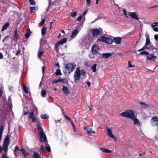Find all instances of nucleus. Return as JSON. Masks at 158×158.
Returning a JSON list of instances; mask_svg holds the SVG:
<instances>
[{
    "label": "nucleus",
    "instance_id": "obj_1",
    "mask_svg": "<svg viewBox=\"0 0 158 158\" xmlns=\"http://www.w3.org/2000/svg\"><path fill=\"white\" fill-rule=\"evenodd\" d=\"M37 130L39 132V139L41 142H44L45 144H47V140L46 135L43 133V130L41 127V124L40 121L37 120Z\"/></svg>",
    "mask_w": 158,
    "mask_h": 158
},
{
    "label": "nucleus",
    "instance_id": "obj_2",
    "mask_svg": "<svg viewBox=\"0 0 158 158\" xmlns=\"http://www.w3.org/2000/svg\"><path fill=\"white\" fill-rule=\"evenodd\" d=\"M64 66L63 72L65 74H69L73 71L76 66V64L74 63L67 64Z\"/></svg>",
    "mask_w": 158,
    "mask_h": 158
},
{
    "label": "nucleus",
    "instance_id": "obj_3",
    "mask_svg": "<svg viewBox=\"0 0 158 158\" xmlns=\"http://www.w3.org/2000/svg\"><path fill=\"white\" fill-rule=\"evenodd\" d=\"M9 143V138L8 136H6L5 139L2 147L0 145V152H1L3 149L5 152V153H6L8 150V148Z\"/></svg>",
    "mask_w": 158,
    "mask_h": 158
},
{
    "label": "nucleus",
    "instance_id": "obj_4",
    "mask_svg": "<svg viewBox=\"0 0 158 158\" xmlns=\"http://www.w3.org/2000/svg\"><path fill=\"white\" fill-rule=\"evenodd\" d=\"M121 115L125 117L131 119L135 115L134 111L131 110H128L122 113Z\"/></svg>",
    "mask_w": 158,
    "mask_h": 158
},
{
    "label": "nucleus",
    "instance_id": "obj_5",
    "mask_svg": "<svg viewBox=\"0 0 158 158\" xmlns=\"http://www.w3.org/2000/svg\"><path fill=\"white\" fill-rule=\"evenodd\" d=\"M81 76L80 68L78 67L76 68V72H75L74 75V79L75 81L77 82L78 81L80 78Z\"/></svg>",
    "mask_w": 158,
    "mask_h": 158
},
{
    "label": "nucleus",
    "instance_id": "obj_6",
    "mask_svg": "<svg viewBox=\"0 0 158 158\" xmlns=\"http://www.w3.org/2000/svg\"><path fill=\"white\" fill-rule=\"evenodd\" d=\"M146 36V43H145V46H147L150 48V49L152 48L153 46L152 44V43L151 42L150 38L149 35L148 34H146L145 35Z\"/></svg>",
    "mask_w": 158,
    "mask_h": 158
},
{
    "label": "nucleus",
    "instance_id": "obj_7",
    "mask_svg": "<svg viewBox=\"0 0 158 158\" xmlns=\"http://www.w3.org/2000/svg\"><path fill=\"white\" fill-rule=\"evenodd\" d=\"M28 117L29 118L31 119L33 122H36L37 120H38L34 116V110H31L30 111H29Z\"/></svg>",
    "mask_w": 158,
    "mask_h": 158
},
{
    "label": "nucleus",
    "instance_id": "obj_8",
    "mask_svg": "<svg viewBox=\"0 0 158 158\" xmlns=\"http://www.w3.org/2000/svg\"><path fill=\"white\" fill-rule=\"evenodd\" d=\"M151 124L152 126L158 125V118L157 116L152 117L150 120Z\"/></svg>",
    "mask_w": 158,
    "mask_h": 158
},
{
    "label": "nucleus",
    "instance_id": "obj_9",
    "mask_svg": "<svg viewBox=\"0 0 158 158\" xmlns=\"http://www.w3.org/2000/svg\"><path fill=\"white\" fill-rule=\"evenodd\" d=\"M92 31L93 35L94 36H96L101 34L102 30V29H92Z\"/></svg>",
    "mask_w": 158,
    "mask_h": 158
},
{
    "label": "nucleus",
    "instance_id": "obj_10",
    "mask_svg": "<svg viewBox=\"0 0 158 158\" xmlns=\"http://www.w3.org/2000/svg\"><path fill=\"white\" fill-rule=\"evenodd\" d=\"M128 14L132 19L136 20H139V19L137 15L135 12H129L128 13Z\"/></svg>",
    "mask_w": 158,
    "mask_h": 158
},
{
    "label": "nucleus",
    "instance_id": "obj_11",
    "mask_svg": "<svg viewBox=\"0 0 158 158\" xmlns=\"http://www.w3.org/2000/svg\"><path fill=\"white\" fill-rule=\"evenodd\" d=\"M98 46L97 44H95L93 46L92 48V52L93 53L96 54L99 49Z\"/></svg>",
    "mask_w": 158,
    "mask_h": 158
},
{
    "label": "nucleus",
    "instance_id": "obj_12",
    "mask_svg": "<svg viewBox=\"0 0 158 158\" xmlns=\"http://www.w3.org/2000/svg\"><path fill=\"white\" fill-rule=\"evenodd\" d=\"M122 39L120 37H114V38L113 42V41L117 44H120L121 42Z\"/></svg>",
    "mask_w": 158,
    "mask_h": 158
},
{
    "label": "nucleus",
    "instance_id": "obj_13",
    "mask_svg": "<svg viewBox=\"0 0 158 158\" xmlns=\"http://www.w3.org/2000/svg\"><path fill=\"white\" fill-rule=\"evenodd\" d=\"M136 115H135L131 119L134 121V124L135 125H139L140 122L138 119L136 118Z\"/></svg>",
    "mask_w": 158,
    "mask_h": 158
},
{
    "label": "nucleus",
    "instance_id": "obj_14",
    "mask_svg": "<svg viewBox=\"0 0 158 158\" xmlns=\"http://www.w3.org/2000/svg\"><path fill=\"white\" fill-rule=\"evenodd\" d=\"M79 32V31L77 29H74L72 33V35L70 36V38L71 39H73V38L76 37L77 35Z\"/></svg>",
    "mask_w": 158,
    "mask_h": 158
},
{
    "label": "nucleus",
    "instance_id": "obj_15",
    "mask_svg": "<svg viewBox=\"0 0 158 158\" xmlns=\"http://www.w3.org/2000/svg\"><path fill=\"white\" fill-rule=\"evenodd\" d=\"M86 131L88 133L89 135L92 136L93 134H95L96 133V132L95 131H94L92 130L91 128H88Z\"/></svg>",
    "mask_w": 158,
    "mask_h": 158
},
{
    "label": "nucleus",
    "instance_id": "obj_16",
    "mask_svg": "<svg viewBox=\"0 0 158 158\" xmlns=\"http://www.w3.org/2000/svg\"><path fill=\"white\" fill-rule=\"evenodd\" d=\"M62 91L66 95H68L69 93V90L68 88L65 86H63Z\"/></svg>",
    "mask_w": 158,
    "mask_h": 158
},
{
    "label": "nucleus",
    "instance_id": "obj_17",
    "mask_svg": "<svg viewBox=\"0 0 158 158\" xmlns=\"http://www.w3.org/2000/svg\"><path fill=\"white\" fill-rule=\"evenodd\" d=\"M147 58L148 60H150L153 59H155L156 58V56H155L153 54H151L147 56Z\"/></svg>",
    "mask_w": 158,
    "mask_h": 158
},
{
    "label": "nucleus",
    "instance_id": "obj_18",
    "mask_svg": "<svg viewBox=\"0 0 158 158\" xmlns=\"http://www.w3.org/2000/svg\"><path fill=\"white\" fill-rule=\"evenodd\" d=\"M111 56V53H109L102 54V56L103 58L107 59Z\"/></svg>",
    "mask_w": 158,
    "mask_h": 158
},
{
    "label": "nucleus",
    "instance_id": "obj_19",
    "mask_svg": "<svg viewBox=\"0 0 158 158\" xmlns=\"http://www.w3.org/2000/svg\"><path fill=\"white\" fill-rule=\"evenodd\" d=\"M19 35L18 34L17 30H16L15 31V34L14 35L13 40L15 42L19 38Z\"/></svg>",
    "mask_w": 158,
    "mask_h": 158
},
{
    "label": "nucleus",
    "instance_id": "obj_20",
    "mask_svg": "<svg viewBox=\"0 0 158 158\" xmlns=\"http://www.w3.org/2000/svg\"><path fill=\"white\" fill-rule=\"evenodd\" d=\"M100 150L102 152L105 153H111L112 151L111 150H109L104 148H100Z\"/></svg>",
    "mask_w": 158,
    "mask_h": 158
},
{
    "label": "nucleus",
    "instance_id": "obj_21",
    "mask_svg": "<svg viewBox=\"0 0 158 158\" xmlns=\"http://www.w3.org/2000/svg\"><path fill=\"white\" fill-rule=\"evenodd\" d=\"M106 37L104 36H100L98 40L99 41L105 42L106 40Z\"/></svg>",
    "mask_w": 158,
    "mask_h": 158
},
{
    "label": "nucleus",
    "instance_id": "obj_22",
    "mask_svg": "<svg viewBox=\"0 0 158 158\" xmlns=\"http://www.w3.org/2000/svg\"><path fill=\"white\" fill-rule=\"evenodd\" d=\"M10 25V24L9 23L7 22L3 26L1 31H3L4 30L6 29Z\"/></svg>",
    "mask_w": 158,
    "mask_h": 158
},
{
    "label": "nucleus",
    "instance_id": "obj_23",
    "mask_svg": "<svg viewBox=\"0 0 158 158\" xmlns=\"http://www.w3.org/2000/svg\"><path fill=\"white\" fill-rule=\"evenodd\" d=\"M105 42L107 44H110L113 43V40L111 38L106 37Z\"/></svg>",
    "mask_w": 158,
    "mask_h": 158
},
{
    "label": "nucleus",
    "instance_id": "obj_24",
    "mask_svg": "<svg viewBox=\"0 0 158 158\" xmlns=\"http://www.w3.org/2000/svg\"><path fill=\"white\" fill-rule=\"evenodd\" d=\"M67 38H64L60 40L58 42H59V43L60 44V45H61L65 43L67 41Z\"/></svg>",
    "mask_w": 158,
    "mask_h": 158
},
{
    "label": "nucleus",
    "instance_id": "obj_25",
    "mask_svg": "<svg viewBox=\"0 0 158 158\" xmlns=\"http://www.w3.org/2000/svg\"><path fill=\"white\" fill-rule=\"evenodd\" d=\"M47 30V27H44L41 30V33L42 35L43 36L44 35L46 32Z\"/></svg>",
    "mask_w": 158,
    "mask_h": 158
},
{
    "label": "nucleus",
    "instance_id": "obj_26",
    "mask_svg": "<svg viewBox=\"0 0 158 158\" xmlns=\"http://www.w3.org/2000/svg\"><path fill=\"white\" fill-rule=\"evenodd\" d=\"M33 156L34 158H40V156L37 152H34Z\"/></svg>",
    "mask_w": 158,
    "mask_h": 158
},
{
    "label": "nucleus",
    "instance_id": "obj_27",
    "mask_svg": "<svg viewBox=\"0 0 158 158\" xmlns=\"http://www.w3.org/2000/svg\"><path fill=\"white\" fill-rule=\"evenodd\" d=\"M3 132V129L2 126L0 127V143L2 139V133Z\"/></svg>",
    "mask_w": 158,
    "mask_h": 158
},
{
    "label": "nucleus",
    "instance_id": "obj_28",
    "mask_svg": "<svg viewBox=\"0 0 158 158\" xmlns=\"http://www.w3.org/2000/svg\"><path fill=\"white\" fill-rule=\"evenodd\" d=\"M158 26L157 25H155L154 24H152L151 25V26L153 28V30L155 31L158 32V28L157 27H156Z\"/></svg>",
    "mask_w": 158,
    "mask_h": 158
},
{
    "label": "nucleus",
    "instance_id": "obj_29",
    "mask_svg": "<svg viewBox=\"0 0 158 158\" xmlns=\"http://www.w3.org/2000/svg\"><path fill=\"white\" fill-rule=\"evenodd\" d=\"M41 118L43 119H47L49 118V116L47 114H42L40 115Z\"/></svg>",
    "mask_w": 158,
    "mask_h": 158
},
{
    "label": "nucleus",
    "instance_id": "obj_30",
    "mask_svg": "<svg viewBox=\"0 0 158 158\" xmlns=\"http://www.w3.org/2000/svg\"><path fill=\"white\" fill-rule=\"evenodd\" d=\"M19 151H21L25 156H27L29 155V153L27 152L24 149H22L19 150Z\"/></svg>",
    "mask_w": 158,
    "mask_h": 158
},
{
    "label": "nucleus",
    "instance_id": "obj_31",
    "mask_svg": "<svg viewBox=\"0 0 158 158\" xmlns=\"http://www.w3.org/2000/svg\"><path fill=\"white\" fill-rule=\"evenodd\" d=\"M107 134L108 136H110L113 134L112 133L110 129L108 127L107 128Z\"/></svg>",
    "mask_w": 158,
    "mask_h": 158
},
{
    "label": "nucleus",
    "instance_id": "obj_32",
    "mask_svg": "<svg viewBox=\"0 0 158 158\" xmlns=\"http://www.w3.org/2000/svg\"><path fill=\"white\" fill-rule=\"evenodd\" d=\"M55 75L56 76L61 75H62L60 70V69H58L56 70L55 72Z\"/></svg>",
    "mask_w": 158,
    "mask_h": 158
},
{
    "label": "nucleus",
    "instance_id": "obj_33",
    "mask_svg": "<svg viewBox=\"0 0 158 158\" xmlns=\"http://www.w3.org/2000/svg\"><path fill=\"white\" fill-rule=\"evenodd\" d=\"M30 8L31 11L35 12V11L38 9V7L36 6L34 7H31Z\"/></svg>",
    "mask_w": 158,
    "mask_h": 158
},
{
    "label": "nucleus",
    "instance_id": "obj_34",
    "mask_svg": "<svg viewBox=\"0 0 158 158\" xmlns=\"http://www.w3.org/2000/svg\"><path fill=\"white\" fill-rule=\"evenodd\" d=\"M23 89L24 91L26 93V94H27L28 93L27 88V87L25 85H23Z\"/></svg>",
    "mask_w": 158,
    "mask_h": 158
},
{
    "label": "nucleus",
    "instance_id": "obj_35",
    "mask_svg": "<svg viewBox=\"0 0 158 158\" xmlns=\"http://www.w3.org/2000/svg\"><path fill=\"white\" fill-rule=\"evenodd\" d=\"M96 64H94L91 68L92 70L94 72H95L96 71Z\"/></svg>",
    "mask_w": 158,
    "mask_h": 158
},
{
    "label": "nucleus",
    "instance_id": "obj_36",
    "mask_svg": "<svg viewBox=\"0 0 158 158\" xmlns=\"http://www.w3.org/2000/svg\"><path fill=\"white\" fill-rule=\"evenodd\" d=\"M45 144L46 145V146H45V148L46 149L48 152H51V148L48 145V143L47 144H45Z\"/></svg>",
    "mask_w": 158,
    "mask_h": 158
},
{
    "label": "nucleus",
    "instance_id": "obj_37",
    "mask_svg": "<svg viewBox=\"0 0 158 158\" xmlns=\"http://www.w3.org/2000/svg\"><path fill=\"white\" fill-rule=\"evenodd\" d=\"M46 94V92L45 90L43 89L41 91V95L43 97H44Z\"/></svg>",
    "mask_w": 158,
    "mask_h": 158
},
{
    "label": "nucleus",
    "instance_id": "obj_38",
    "mask_svg": "<svg viewBox=\"0 0 158 158\" xmlns=\"http://www.w3.org/2000/svg\"><path fill=\"white\" fill-rule=\"evenodd\" d=\"M140 104L141 107H142L144 108H145L146 107H147V106H148V105H147V104H146L145 103H144L143 102H140ZM148 106H149L148 105Z\"/></svg>",
    "mask_w": 158,
    "mask_h": 158
},
{
    "label": "nucleus",
    "instance_id": "obj_39",
    "mask_svg": "<svg viewBox=\"0 0 158 158\" xmlns=\"http://www.w3.org/2000/svg\"><path fill=\"white\" fill-rule=\"evenodd\" d=\"M80 73L81 75L82 76H84L85 75L86 73V71H85V70L84 69H81L80 70Z\"/></svg>",
    "mask_w": 158,
    "mask_h": 158
},
{
    "label": "nucleus",
    "instance_id": "obj_40",
    "mask_svg": "<svg viewBox=\"0 0 158 158\" xmlns=\"http://www.w3.org/2000/svg\"><path fill=\"white\" fill-rule=\"evenodd\" d=\"M148 54H149V52L147 51H144V52H142L140 53V55H148Z\"/></svg>",
    "mask_w": 158,
    "mask_h": 158
},
{
    "label": "nucleus",
    "instance_id": "obj_41",
    "mask_svg": "<svg viewBox=\"0 0 158 158\" xmlns=\"http://www.w3.org/2000/svg\"><path fill=\"white\" fill-rule=\"evenodd\" d=\"M77 14V13L76 11L74 12H72L71 13V15L72 17H74L76 16Z\"/></svg>",
    "mask_w": 158,
    "mask_h": 158
},
{
    "label": "nucleus",
    "instance_id": "obj_42",
    "mask_svg": "<svg viewBox=\"0 0 158 158\" xmlns=\"http://www.w3.org/2000/svg\"><path fill=\"white\" fill-rule=\"evenodd\" d=\"M62 82L63 83H68V80L65 78H64L62 79Z\"/></svg>",
    "mask_w": 158,
    "mask_h": 158
},
{
    "label": "nucleus",
    "instance_id": "obj_43",
    "mask_svg": "<svg viewBox=\"0 0 158 158\" xmlns=\"http://www.w3.org/2000/svg\"><path fill=\"white\" fill-rule=\"evenodd\" d=\"M31 5H34L35 4V2L34 0H29Z\"/></svg>",
    "mask_w": 158,
    "mask_h": 158
},
{
    "label": "nucleus",
    "instance_id": "obj_44",
    "mask_svg": "<svg viewBox=\"0 0 158 158\" xmlns=\"http://www.w3.org/2000/svg\"><path fill=\"white\" fill-rule=\"evenodd\" d=\"M2 158H10L7 156V153H3L2 155Z\"/></svg>",
    "mask_w": 158,
    "mask_h": 158
},
{
    "label": "nucleus",
    "instance_id": "obj_45",
    "mask_svg": "<svg viewBox=\"0 0 158 158\" xmlns=\"http://www.w3.org/2000/svg\"><path fill=\"white\" fill-rule=\"evenodd\" d=\"M44 53L43 51H39L38 52V56L39 58H40L42 55Z\"/></svg>",
    "mask_w": 158,
    "mask_h": 158
},
{
    "label": "nucleus",
    "instance_id": "obj_46",
    "mask_svg": "<svg viewBox=\"0 0 158 158\" xmlns=\"http://www.w3.org/2000/svg\"><path fill=\"white\" fill-rule=\"evenodd\" d=\"M95 54L93 53V52L89 54V57L90 58H93L94 57V54Z\"/></svg>",
    "mask_w": 158,
    "mask_h": 158
},
{
    "label": "nucleus",
    "instance_id": "obj_47",
    "mask_svg": "<svg viewBox=\"0 0 158 158\" xmlns=\"http://www.w3.org/2000/svg\"><path fill=\"white\" fill-rule=\"evenodd\" d=\"M111 138L113 139V140L114 141H116L117 140V139L116 137L114 136L113 134L112 135H111L110 136Z\"/></svg>",
    "mask_w": 158,
    "mask_h": 158
},
{
    "label": "nucleus",
    "instance_id": "obj_48",
    "mask_svg": "<svg viewBox=\"0 0 158 158\" xmlns=\"http://www.w3.org/2000/svg\"><path fill=\"white\" fill-rule=\"evenodd\" d=\"M45 22V20L44 19H43L42 20L41 22L40 23V25L41 26H42L43 24Z\"/></svg>",
    "mask_w": 158,
    "mask_h": 158
},
{
    "label": "nucleus",
    "instance_id": "obj_49",
    "mask_svg": "<svg viewBox=\"0 0 158 158\" xmlns=\"http://www.w3.org/2000/svg\"><path fill=\"white\" fill-rule=\"evenodd\" d=\"M17 150H19V149L18 147L17 146H16L15 147L14 149V154H15V152L17 151Z\"/></svg>",
    "mask_w": 158,
    "mask_h": 158
},
{
    "label": "nucleus",
    "instance_id": "obj_50",
    "mask_svg": "<svg viewBox=\"0 0 158 158\" xmlns=\"http://www.w3.org/2000/svg\"><path fill=\"white\" fill-rule=\"evenodd\" d=\"M123 11L124 13V15H125L126 17L128 18V16L127 15V11L125 9H123Z\"/></svg>",
    "mask_w": 158,
    "mask_h": 158
},
{
    "label": "nucleus",
    "instance_id": "obj_51",
    "mask_svg": "<svg viewBox=\"0 0 158 158\" xmlns=\"http://www.w3.org/2000/svg\"><path fill=\"white\" fill-rule=\"evenodd\" d=\"M86 2L87 3L88 6H89L91 3V0H86Z\"/></svg>",
    "mask_w": 158,
    "mask_h": 158
},
{
    "label": "nucleus",
    "instance_id": "obj_52",
    "mask_svg": "<svg viewBox=\"0 0 158 158\" xmlns=\"http://www.w3.org/2000/svg\"><path fill=\"white\" fill-rule=\"evenodd\" d=\"M142 50H144L145 49H150V48L148 47H147V46H145V45L143 46V47L142 48Z\"/></svg>",
    "mask_w": 158,
    "mask_h": 158
},
{
    "label": "nucleus",
    "instance_id": "obj_53",
    "mask_svg": "<svg viewBox=\"0 0 158 158\" xmlns=\"http://www.w3.org/2000/svg\"><path fill=\"white\" fill-rule=\"evenodd\" d=\"M83 17V16H82V15H81L80 16H79L77 18V21H80L81 20V19Z\"/></svg>",
    "mask_w": 158,
    "mask_h": 158
},
{
    "label": "nucleus",
    "instance_id": "obj_54",
    "mask_svg": "<svg viewBox=\"0 0 158 158\" xmlns=\"http://www.w3.org/2000/svg\"><path fill=\"white\" fill-rule=\"evenodd\" d=\"M128 63V67H129L131 68V67H133V66H135V65H134L133 66L131 64L130 61H129Z\"/></svg>",
    "mask_w": 158,
    "mask_h": 158
},
{
    "label": "nucleus",
    "instance_id": "obj_55",
    "mask_svg": "<svg viewBox=\"0 0 158 158\" xmlns=\"http://www.w3.org/2000/svg\"><path fill=\"white\" fill-rule=\"evenodd\" d=\"M154 39L156 40H158V34L155 35L154 36Z\"/></svg>",
    "mask_w": 158,
    "mask_h": 158
},
{
    "label": "nucleus",
    "instance_id": "obj_56",
    "mask_svg": "<svg viewBox=\"0 0 158 158\" xmlns=\"http://www.w3.org/2000/svg\"><path fill=\"white\" fill-rule=\"evenodd\" d=\"M60 44L59 43V42H58L55 45V47L56 48H58V47H59V45H60Z\"/></svg>",
    "mask_w": 158,
    "mask_h": 158
},
{
    "label": "nucleus",
    "instance_id": "obj_57",
    "mask_svg": "<svg viewBox=\"0 0 158 158\" xmlns=\"http://www.w3.org/2000/svg\"><path fill=\"white\" fill-rule=\"evenodd\" d=\"M25 36L26 38H27L29 36L30 34L28 32H27L25 34Z\"/></svg>",
    "mask_w": 158,
    "mask_h": 158
},
{
    "label": "nucleus",
    "instance_id": "obj_58",
    "mask_svg": "<svg viewBox=\"0 0 158 158\" xmlns=\"http://www.w3.org/2000/svg\"><path fill=\"white\" fill-rule=\"evenodd\" d=\"M40 149L41 150L44 151V146L43 145H41V146H40Z\"/></svg>",
    "mask_w": 158,
    "mask_h": 158
},
{
    "label": "nucleus",
    "instance_id": "obj_59",
    "mask_svg": "<svg viewBox=\"0 0 158 158\" xmlns=\"http://www.w3.org/2000/svg\"><path fill=\"white\" fill-rule=\"evenodd\" d=\"M13 86H9V90L11 92L13 91Z\"/></svg>",
    "mask_w": 158,
    "mask_h": 158
},
{
    "label": "nucleus",
    "instance_id": "obj_60",
    "mask_svg": "<svg viewBox=\"0 0 158 158\" xmlns=\"http://www.w3.org/2000/svg\"><path fill=\"white\" fill-rule=\"evenodd\" d=\"M65 117L69 121H72L71 118L65 115Z\"/></svg>",
    "mask_w": 158,
    "mask_h": 158
},
{
    "label": "nucleus",
    "instance_id": "obj_61",
    "mask_svg": "<svg viewBox=\"0 0 158 158\" xmlns=\"http://www.w3.org/2000/svg\"><path fill=\"white\" fill-rule=\"evenodd\" d=\"M58 79H55L54 80V81H52V83H57L58 82Z\"/></svg>",
    "mask_w": 158,
    "mask_h": 158
},
{
    "label": "nucleus",
    "instance_id": "obj_62",
    "mask_svg": "<svg viewBox=\"0 0 158 158\" xmlns=\"http://www.w3.org/2000/svg\"><path fill=\"white\" fill-rule=\"evenodd\" d=\"M2 89L1 88H0V97H1V96L2 95Z\"/></svg>",
    "mask_w": 158,
    "mask_h": 158
},
{
    "label": "nucleus",
    "instance_id": "obj_63",
    "mask_svg": "<svg viewBox=\"0 0 158 158\" xmlns=\"http://www.w3.org/2000/svg\"><path fill=\"white\" fill-rule=\"evenodd\" d=\"M3 58V55L2 53L0 52V59H2Z\"/></svg>",
    "mask_w": 158,
    "mask_h": 158
},
{
    "label": "nucleus",
    "instance_id": "obj_64",
    "mask_svg": "<svg viewBox=\"0 0 158 158\" xmlns=\"http://www.w3.org/2000/svg\"><path fill=\"white\" fill-rule=\"evenodd\" d=\"M87 12V10H85L83 13V15H82V16H84L86 14Z\"/></svg>",
    "mask_w": 158,
    "mask_h": 158
}]
</instances>
